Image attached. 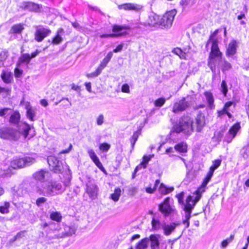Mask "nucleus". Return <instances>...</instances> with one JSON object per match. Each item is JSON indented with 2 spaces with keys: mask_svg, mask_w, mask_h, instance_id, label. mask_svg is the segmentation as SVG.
<instances>
[{
  "mask_svg": "<svg viewBox=\"0 0 249 249\" xmlns=\"http://www.w3.org/2000/svg\"><path fill=\"white\" fill-rule=\"evenodd\" d=\"M110 147V144L107 143H103L100 145L99 148L100 150L103 152L107 151Z\"/></svg>",
  "mask_w": 249,
  "mask_h": 249,
  "instance_id": "48",
  "label": "nucleus"
},
{
  "mask_svg": "<svg viewBox=\"0 0 249 249\" xmlns=\"http://www.w3.org/2000/svg\"><path fill=\"white\" fill-rule=\"evenodd\" d=\"M47 161L50 168L56 173H61L63 170L62 161L54 156L48 157Z\"/></svg>",
  "mask_w": 249,
  "mask_h": 249,
  "instance_id": "8",
  "label": "nucleus"
},
{
  "mask_svg": "<svg viewBox=\"0 0 249 249\" xmlns=\"http://www.w3.org/2000/svg\"><path fill=\"white\" fill-rule=\"evenodd\" d=\"M50 217L53 220H54L57 222H60L62 218L60 213L58 212L52 213L50 215Z\"/></svg>",
  "mask_w": 249,
  "mask_h": 249,
  "instance_id": "42",
  "label": "nucleus"
},
{
  "mask_svg": "<svg viewBox=\"0 0 249 249\" xmlns=\"http://www.w3.org/2000/svg\"><path fill=\"white\" fill-rule=\"evenodd\" d=\"M32 126L25 123H20L18 129L11 127H3L0 128V138L9 141H17L21 137L25 140L29 135Z\"/></svg>",
  "mask_w": 249,
  "mask_h": 249,
  "instance_id": "1",
  "label": "nucleus"
},
{
  "mask_svg": "<svg viewBox=\"0 0 249 249\" xmlns=\"http://www.w3.org/2000/svg\"><path fill=\"white\" fill-rule=\"evenodd\" d=\"M22 73V71L17 68L15 69V76L16 77H19Z\"/></svg>",
  "mask_w": 249,
  "mask_h": 249,
  "instance_id": "58",
  "label": "nucleus"
},
{
  "mask_svg": "<svg viewBox=\"0 0 249 249\" xmlns=\"http://www.w3.org/2000/svg\"><path fill=\"white\" fill-rule=\"evenodd\" d=\"M149 243V238L145 237L139 241L136 247V249H146Z\"/></svg>",
  "mask_w": 249,
  "mask_h": 249,
  "instance_id": "31",
  "label": "nucleus"
},
{
  "mask_svg": "<svg viewBox=\"0 0 249 249\" xmlns=\"http://www.w3.org/2000/svg\"><path fill=\"white\" fill-rule=\"evenodd\" d=\"M112 55H113V52H109L107 53V55L104 58V59L101 62L98 68H100L102 71L104 69V68L106 67L107 64L108 63V62L110 61V60L112 58Z\"/></svg>",
  "mask_w": 249,
  "mask_h": 249,
  "instance_id": "29",
  "label": "nucleus"
},
{
  "mask_svg": "<svg viewBox=\"0 0 249 249\" xmlns=\"http://www.w3.org/2000/svg\"><path fill=\"white\" fill-rule=\"evenodd\" d=\"M27 117L31 121H34L36 114V108L33 107L28 103L26 105Z\"/></svg>",
  "mask_w": 249,
  "mask_h": 249,
  "instance_id": "24",
  "label": "nucleus"
},
{
  "mask_svg": "<svg viewBox=\"0 0 249 249\" xmlns=\"http://www.w3.org/2000/svg\"><path fill=\"white\" fill-rule=\"evenodd\" d=\"M220 90L222 92L224 96H226L228 92V86L225 81L223 80L222 81L220 86Z\"/></svg>",
  "mask_w": 249,
  "mask_h": 249,
  "instance_id": "41",
  "label": "nucleus"
},
{
  "mask_svg": "<svg viewBox=\"0 0 249 249\" xmlns=\"http://www.w3.org/2000/svg\"><path fill=\"white\" fill-rule=\"evenodd\" d=\"M124 29H126L125 26L114 25L112 27V31L114 33H117L122 31Z\"/></svg>",
  "mask_w": 249,
  "mask_h": 249,
  "instance_id": "47",
  "label": "nucleus"
},
{
  "mask_svg": "<svg viewBox=\"0 0 249 249\" xmlns=\"http://www.w3.org/2000/svg\"><path fill=\"white\" fill-rule=\"evenodd\" d=\"M26 232L25 231H22L19 232H18L16 235L17 238L18 239H19L20 238H22L25 236V233Z\"/></svg>",
  "mask_w": 249,
  "mask_h": 249,
  "instance_id": "57",
  "label": "nucleus"
},
{
  "mask_svg": "<svg viewBox=\"0 0 249 249\" xmlns=\"http://www.w3.org/2000/svg\"><path fill=\"white\" fill-rule=\"evenodd\" d=\"M165 100L163 98H160L155 101V105L156 107H161L165 103Z\"/></svg>",
  "mask_w": 249,
  "mask_h": 249,
  "instance_id": "51",
  "label": "nucleus"
},
{
  "mask_svg": "<svg viewBox=\"0 0 249 249\" xmlns=\"http://www.w3.org/2000/svg\"><path fill=\"white\" fill-rule=\"evenodd\" d=\"M102 72V70L98 67L96 70L92 73H88L86 75L88 78H92L98 76Z\"/></svg>",
  "mask_w": 249,
  "mask_h": 249,
  "instance_id": "45",
  "label": "nucleus"
},
{
  "mask_svg": "<svg viewBox=\"0 0 249 249\" xmlns=\"http://www.w3.org/2000/svg\"><path fill=\"white\" fill-rule=\"evenodd\" d=\"M72 147V146L71 144H70L69 148L67 149L61 151L60 152V154H67V153H69L71 151V150Z\"/></svg>",
  "mask_w": 249,
  "mask_h": 249,
  "instance_id": "63",
  "label": "nucleus"
},
{
  "mask_svg": "<svg viewBox=\"0 0 249 249\" xmlns=\"http://www.w3.org/2000/svg\"><path fill=\"white\" fill-rule=\"evenodd\" d=\"M34 158L26 157L23 158L15 160L11 162V167L14 169L21 168L26 166H29L35 163Z\"/></svg>",
  "mask_w": 249,
  "mask_h": 249,
  "instance_id": "7",
  "label": "nucleus"
},
{
  "mask_svg": "<svg viewBox=\"0 0 249 249\" xmlns=\"http://www.w3.org/2000/svg\"><path fill=\"white\" fill-rule=\"evenodd\" d=\"M149 242H150L151 249H159L160 247V235L151 234L149 237Z\"/></svg>",
  "mask_w": 249,
  "mask_h": 249,
  "instance_id": "19",
  "label": "nucleus"
},
{
  "mask_svg": "<svg viewBox=\"0 0 249 249\" xmlns=\"http://www.w3.org/2000/svg\"><path fill=\"white\" fill-rule=\"evenodd\" d=\"M62 29H60L57 31V35L53 38L52 40V43L53 44H58L62 41V38L60 36L59 34L62 32Z\"/></svg>",
  "mask_w": 249,
  "mask_h": 249,
  "instance_id": "38",
  "label": "nucleus"
},
{
  "mask_svg": "<svg viewBox=\"0 0 249 249\" xmlns=\"http://www.w3.org/2000/svg\"><path fill=\"white\" fill-rule=\"evenodd\" d=\"M184 192H182L176 195V197L178 198V202L180 204H183V196Z\"/></svg>",
  "mask_w": 249,
  "mask_h": 249,
  "instance_id": "52",
  "label": "nucleus"
},
{
  "mask_svg": "<svg viewBox=\"0 0 249 249\" xmlns=\"http://www.w3.org/2000/svg\"><path fill=\"white\" fill-rule=\"evenodd\" d=\"M20 7L24 10L38 12L41 9L42 6L31 1H24L21 3Z\"/></svg>",
  "mask_w": 249,
  "mask_h": 249,
  "instance_id": "14",
  "label": "nucleus"
},
{
  "mask_svg": "<svg viewBox=\"0 0 249 249\" xmlns=\"http://www.w3.org/2000/svg\"><path fill=\"white\" fill-rule=\"evenodd\" d=\"M85 86H86V88L87 89L89 92H91V83L90 82H89V83H85Z\"/></svg>",
  "mask_w": 249,
  "mask_h": 249,
  "instance_id": "64",
  "label": "nucleus"
},
{
  "mask_svg": "<svg viewBox=\"0 0 249 249\" xmlns=\"http://www.w3.org/2000/svg\"><path fill=\"white\" fill-rule=\"evenodd\" d=\"M121 90L123 92L129 93H130L129 86L127 84L123 85L121 88Z\"/></svg>",
  "mask_w": 249,
  "mask_h": 249,
  "instance_id": "53",
  "label": "nucleus"
},
{
  "mask_svg": "<svg viewBox=\"0 0 249 249\" xmlns=\"http://www.w3.org/2000/svg\"><path fill=\"white\" fill-rule=\"evenodd\" d=\"M179 225V223L174 222L171 223L170 224H166L165 222H163L162 225V229L163 230L164 234L166 236L170 235L174 231L177 226Z\"/></svg>",
  "mask_w": 249,
  "mask_h": 249,
  "instance_id": "16",
  "label": "nucleus"
},
{
  "mask_svg": "<svg viewBox=\"0 0 249 249\" xmlns=\"http://www.w3.org/2000/svg\"><path fill=\"white\" fill-rule=\"evenodd\" d=\"M201 195L197 193L196 191L193 196H189L186 200V203H183V210L185 211V217L183 219L182 223L186 225V228L189 227V220L191 217L192 210L194 209L196 203L199 200Z\"/></svg>",
  "mask_w": 249,
  "mask_h": 249,
  "instance_id": "4",
  "label": "nucleus"
},
{
  "mask_svg": "<svg viewBox=\"0 0 249 249\" xmlns=\"http://www.w3.org/2000/svg\"><path fill=\"white\" fill-rule=\"evenodd\" d=\"M47 198L44 197H40L38 198L36 200V204L38 206H40L42 203H45L47 201Z\"/></svg>",
  "mask_w": 249,
  "mask_h": 249,
  "instance_id": "54",
  "label": "nucleus"
},
{
  "mask_svg": "<svg viewBox=\"0 0 249 249\" xmlns=\"http://www.w3.org/2000/svg\"><path fill=\"white\" fill-rule=\"evenodd\" d=\"M121 195V190L119 188L115 189L114 193L110 195V198L114 201H118Z\"/></svg>",
  "mask_w": 249,
  "mask_h": 249,
  "instance_id": "33",
  "label": "nucleus"
},
{
  "mask_svg": "<svg viewBox=\"0 0 249 249\" xmlns=\"http://www.w3.org/2000/svg\"><path fill=\"white\" fill-rule=\"evenodd\" d=\"M173 53L176 54L178 55L180 58H183L184 57V54L182 53V51L179 48H175L173 50Z\"/></svg>",
  "mask_w": 249,
  "mask_h": 249,
  "instance_id": "50",
  "label": "nucleus"
},
{
  "mask_svg": "<svg viewBox=\"0 0 249 249\" xmlns=\"http://www.w3.org/2000/svg\"><path fill=\"white\" fill-rule=\"evenodd\" d=\"M11 92V89L9 88H2L0 87V93H4L6 95H9Z\"/></svg>",
  "mask_w": 249,
  "mask_h": 249,
  "instance_id": "56",
  "label": "nucleus"
},
{
  "mask_svg": "<svg viewBox=\"0 0 249 249\" xmlns=\"http://www.w3.org/2000/svg\"><path fill=\"white\" fill-rule=\"evenodd\" d=\"M151 224L152 229L154 230L162 229V225L163 223H161L159 220L153 218Z\"/></svg>",
  "mask_w": 249,
  "mask_h": 249,
  "instance_id": "37",
  "label": "nucleus"
},
{
  "mask_svg": "<svg viewBox=\"0 0 249 249\" xmlns=\"http://www.w3.org/2000/svg\"><path fill=\"white\" fill-rule=\"evenodd\" d=\"M234 237V234H231L229 238L223 240L221 243V247L223 248H226L233 240Z\"/></svg>",
  "mask_w": 249,
  "mask_h": 249,
  "instance_id": "44",
  "label": "nucleus"
},
{
  "mask_svg": "<svg viewBox=\"0 0 249 249\" xmlns=\"http://www.w3.org/2000/svg\"><path fill=\"white\" fill-rule=\"evenodd\" d=\"M233 104V102L231 101L225 103L224 107H223V109L226 110L228 111V108Z\"/></svg>",
  "mask_w": 249,
  "mask_h": 249,
  "instance_id": "60",
  "label": "nucleus"
},
{
  "mask_svg": "<svg viewBox=\"0 0 249 249\" xmlns=\"http://www.w3.org/2000/svg\"><path fill=\"white\" fill-rule=\"evenodd\" d=\"M204 94L209 107L211 108H213L214 107V98L212 93L210 91H206Z\"/></svg>",
  "mask_w": 249,
  "mask_h": 249,
  "instance_id": "28",
  "label": "nucleus"
},
{
  "mask_svg": "<svg viewBox=\"0 0 249 249\" xmlns=\"http://www.w3.org/2000/svg\"><path fill=\"white\" fill-rule=\"evenodd\" d=\"M24 30V27L23 24H15L11 28L9 33L10 34H21Z\"/></svg>",
  "mask_w": 249,
  "mask_h": 249,
  "instance_id": "27",
  "label": "nucleus"
},
{
  "mask_svg": "<svg viewBox=\"0 0 249 249\" xmlns=\"http://www.w3.org/2000/svg\"><path fill=\"white\" fill-rule=\"evenodd\" d=\"M240 124L239 123H236L233 124L232 127L230 129L228 133L225 137V141L229 143L231 142L232 140L235 137L237 132L240 129Z\"/></svg>",
  "mask_w": 249,
  "mask_h": 249,
  "instance_id": "13",
  "label": "nucleus"
},
{
  "mask_svg": "<svg viewBox=\"0 0 249 249\" xmlns=\"http://www.w3.org/2000/svg\"><path fill=\"white\" fill-rule=\"evenodd\" d=\"M51 33V31L48 28L43 27H37L35 33V39L37 42H41Z\"/></svg>",
  "mask_w": 249,
  "mask_h": 249,
  "instance_id": "12",
  "label": "nucleus"
},
{
  "mask_svg": "<svg viewBox=\"0 0 249 249\" xmlns=\"http://www.w3.org/2000/svg\"><path fill=\"white\" fill-rule=\"evenodd\" d=\"M66 231V234L67 236L71 235L75 233V229L72 227H67L65 229Z\"/></svg>",
  "mask_w": 249,
  "mask_h": 249,
  "instance_id": "49",
  "label": "nucleus"
},
{
  "mask_svg": "<svg viewBox=\"0 0 249 249\" xmlns=\"http://www.w3.org/2000/svg\"><path fill=\"white\" fill-rule=\"evenodd\" d=\"M221 164V160H215L213 162V164L210 167L209 171H212V174H213L214 171Z\"/></svg>",
  "mask_w": 249,
  "mask_h": 249,
  "instance_id": "43",
  "label": "nucleus"
},
{
  "mask_svg": "<svg viewBox=\"0 0 249 249\" xmlns=\"http://www.w3.org/2000/svg\"><path fill=\"white\" fill-rule=\"evenodd\" d=\"M86 192L90 198L95 199L96 198L98 192V188L96 184L89 182L87 184Z\"/></svg>",
  "mask_w": 249,
  "mask_h": 249,
  "instance_id": "15",
  "label": "nucleus"
},
{
  "mask_svg": "<svg viewBox=\"0 0 249 249\" xmlns=\"http://www.w3.org/2000/svg\"><path fill=\"white\" fill-rule=\"evenodd\" d=\"M123 48V44H120V45H118L115 49H114L112 52L115 53L120 52L122 50Z\"/></svg>",
  "mask_w": 249,
  "mask_h": 249,
  "instance_id": "59",
  "label": "nucleus"
},
{
  "mask_svg": "<svg viewBox=\"0 0 249 249\" xmlns=\"http://www.w3.org/2000/svg\"><path fill=\"white\" fill-rule=\"evenodd\" d=\"M223 58L222 53L218 48L217 42L213 41L208 61V66L213 72H215L216 68H220Z\"/></svg>",
  "mask_w": 249,
  "mask_h": 249,
  "instance_id": "3",
  "label": "nucleus"
},
{
  "mask_svg": "<svg viewBox=\"0 0 249 249\" xmlns=\"http://www.w3.org/2000/svg\"><path fill=\"white\" fill-rule=\"evenodd\" d=\"M218 32V30H216L213 32V34L211 36L209 40L210 41L212 40V43H213V41H214V40H215L217 42V41L216 39H213V37L217 34Z\"/></svg>",
  "mask_w": 249,
  "mask_h": 249,
  "instance_id": "62",
  "label": "nucleus"
},
{
  "mask_svg": "<svg viewBox=\"0 0 249 249\" xmlns=\"http://www.w3.org/2000/svg\"><path fill=\"white\" fill-rule=\"evenodd\" d=\"M10 110L8 108H5L2 109L0 110V116L3 117L6 114V112Z\"/></svg>",
  "mask_w": 249,
  "mask_h": 249,
  "instance_id": "61",
  "label": "nucleus"
},
{
  "mask_svg": "<svg viewBox=\"0 0 249 249\" xmlns=\"http://www.w3.org/2000/svg\"><path fill=\"white\" fill-rule=\"evenodd\" d=\"M32 177L36 180L43 182L50 178L51 173L46 169H41L35 172Z\"/></svg>",
  "mask_w": 249,
  "mask_h": 249,
  "instance_id": "10",
  "label": "nucleus"
},
{
  "mask_svg": "<svg viewBox=\"0 0 249 249\" xmlns=\"http://www.w3.org/2000/svg\"><path fill=\"white\" fill-rule=\"evenodd\" d=\"M153 157V155H148V156H143V160L142 161L141 163V164L137 166L135 170H134V172L132 175V177H133V178H134L135 177V174L137 172V171H138V170L139 169V168H141V167L142 166L144 168H145L147 166V164L148 163V162H149V161L151 159V158Z\"/></svg>",
  "mask_w": 249,
  "mask_h": 249,
  "instance_id": "25",
  "label": "nucleus"
},
{
  "mask_svg": "<svg viewBox=\"0 0 249 249\" xmlns=\"http://www.w3.org/2000/svg\"><path fill=\"white\" fill-rule=\"evenodd\" d=\"M176 15V11L175 10L166 12L160 20L159 24L164 28H170Z\"/></svg>",
  "mask_w": 249,
  "mask_h": 249,
  "instance_id": "6",
  "label": "nucleus"
},
{
  "mask_svg": "<svg viewBox=\"0 0 249 249\" xmlns=\"http://www.w3.org/2000/svg\"><path fill=\"white\" fill-rule=\"evenodd\" d=\"M175 149L180 153H186L187 151V144L185 142H181L175 146Z\"/></svg>",
  "mask_w": 249,
  "mask_h": 249,
  "instance_id": "30",
  "label": "nucleus"
},
{
  "mask_svg": "<svg viewBox=\"0 0 249 249\" xmlns=\"http://www.w3.org/2000/svg\"><path fill=\"white\" fill-rule=\"evenodd\" d=\"M20 118V114L18 111H15L10 116L9 122L13 124L18 123Z\"/></svg>",
  "mask_w": 249,
  "mask_h": 249,
  "instance_id": "32",
  "label": "nucleus"
},
{
  "mask_svg": "<svg viewBox=\"0 0 249 249\" xmlns=\"http://www.w3.org/2000/svg\"><path fill=\"white\" fill-rule=\"evenodd\" d=\"M141 129H139L133 133V135L130 139L132 147H133L135 142H136L139 136L141 134Z\"/></svg>",
  "mask_w": 249,
  "mask_h": 249,
  "instance_id": "39",
  "label": "nucleus"
},
{
  "mask_svg": "<svg viewBox=\"0 0 249 249\" xmlns=\"http://www.w3.org/2000/svg\"><path fill=\"white\" fill-rule=\"evenodd\" d=\"M123 35V33H116V34H103L100 36L101 38H106V37H119Z\"/></svg>",
  "mask_w": 249,
  "mask_h": 249,
  "instance_id": "46",
  "label": "nucleus"
},
{
  "mask_svg": "<svg viewBox=\"0 0 249 249\" xmlns=\"http://www.w3.org/2000/svg\"><path fill=\"white\" fill-rule=\"evenodd\" d=\"M120 8L124 10H131L135 12H138L142 10V6L137 3H126L120 5Z\"/></svg>",
  "mask_w": 249,
  "mask_h": 249,
  "instance_id": "17",
  "label": "nucleus"
},
{
  "mask_svg": "<svg viewBox=\"0 0 249 249\" xmlns=\"http://www.w3.org/2000/svg\"><path fill=\"white\" fill-rule=\"evenodd\" d=\"M35 190L39 195L50 197L62 194L65 190V188L61 183L52 180L43 184L41 187L36 185Z\"/></svg>",
  "mask_w": 249,
  "mask_h": 249,
  "instance_id": "2",
  "label": "nucleus"
},
{
  "mask_svg": "<svg viewBox=\"0 0 249 249\" xmlns=\"http://www.w3.org/2000/svg\"><path fill=\"white\" fill-rule=\"evenodd\" d=\"M31 60V57L28 53L23 54L19 59V63H26V64H29Z\"/></svg>",
  "mask_w": 249,
  "mask_h": 249,
  "instance_id": "35",
  "label": "nucleus"
},
{
  "mask_svg": "<svg viewBox=\"0 0 249 249\" xmlns=\"http://www.w3.org/2000/svg\"><path fill=\"white\" fill-rule=\"evenodd\" d=\"M231 67V64L228 62L226 59L223 58L222 60L221 63L220 65V68H221L222 71H228Z\"/></svg>",
  "mask_w": 249,
  "mask_h": 249,
  "instance_id": "36",
  "label": "nucleus"
},
{
  "mask_svg": "<svg viewBox=\"0 0 249 249\" xmlns=\"http://www.w3.org/2000/svg\"><path fill=\"white\" fill-rule=\"evenodd\" d=\"M88 152L89 156L94 162V163L96 164V165L101 170L104 171L105 169L102 163L100 161L98 157L95 154L94 151L92 149H89L88 150Z\"/></svg>",
  "mask_w": 249,
  "mask_h": 249,
  "instance_id": "21",
  "label": "nucleus"
},
{
  "mask_svg": "<svg viewBox=\"0 0 249 249\" xmlns=\"http://www.w3.org/2000/svg\"><path fill=\"white\" fill-rule=\"evenodd\" d=\"M196 131L200 132L205 124V116L202 114H199L196 118Z\"/></svg>",
  "mask_w": 249,
  "mask_h": 249,
  "instance_id": "22",
  "label": "nucleus"
},
{
  "mask_svg": "<svg viewBox=\"0 0 249 249\" xmlns=\"http://www.w3.org/2000/svg\"><path fill=\"white\" fill-rule=\"evenodd\" d=\"M169 201L170 198L169 197H167L164 199L162 203H160L159 205V211L165 217L168 216L171 213H173L175 211V209L170 205Z\"/></svg>",
  "mask_w": 249,
  "mask_h": 249,
  "instance_id": "9",
  "label": "nucleus"
},
{
  "mask_svg": "<svg viewBox=\"0 0 249 249\" xmlns=\"http://www.w3.org/2000/svg\"><path fill=\"white\" fill-rule=\"evenodd\" d=\"M237 42L232 40L229 44L226 51V55L228 56H232L236 53Z\"/></svg>",
  "mask_w": 249,
  "mask_h": 249,
  "instance_id": "23",
  "label": "nucleus"
},
{
  "mask_svg": "<svg viewBox=\"0 0 249 249\" xmlns=\"http://www.w3.org/2000/svg\"><path fill=\"white\" fill-rule=\"evenodd\" d=\"M1 78L5 83H10L13 80L12 74L8 71H3L1 74Z\"/></svg>",
  "mask_w": 249,
  "mask_h": 249,
  "instance_id": "26",
  "label": "nucleus"
},
{
  "mask_svg": "<svg viewBox=\"0 0 249 249\" xmlns=\"http://www.w3.org/2000/svg\"><path fill=\"white\" fill-rule=\"evenodd\" d=\"M9 207V203L5 202L3 206H0V212L3 214L8 213Z\"/></svg>",
  "mask_w": 249,
  "mask_h": 249,
  "instance_id": "40",
  "label": "nucleus"
},
{
  "mask_svg": "<svg viewBox=\"0 0 249 249\" xmlns=\"http://www.w3.org/2000/svg\"><path fill=\"white\" fill-rule=\"evenodd\" d=\"M194 121L189 116L182 117L178 124L174 125V131L177 133L182 132L186 135H190L194 131Z\"/></svg>",
  "mask_w": 249,
  "mask_h": 249,
  "instance_id": "5",
  "label": "nucleus"
},
{
  "mask_svg": "<svg viewBox=\"0 0 249 249\" xmlns=\"http://www.w3.org/2000/svg\"><path fill=\"white\" fill-rule=\"evenodd\" d=\"M213 175V174H212V171L208 172L206 177L204 178L201 186L199 188H198L196 191V192L197 193H199L200 195H201L202 193L205 191V187L207 184L208 183V182L211 180Z\"/></svg>",
  "mask_w": 249,
  "mask_h": 249,
  "instance_id": "20",
  "label": "nucleus"
},
{
  "mask_svg": "<svg viewBox=\"0 0 249 249\" xmlns=\"http://www.w3.org/2000/svg\"><path fill=\"white\" fill-rule=\"evenodd\" d=\"M190 106L189 103L186 100L185 97L176 102L173 106L172 111L178 113L186 110Z\"/></svg>",
  "mask_w": 249,
  "mask_h": 249,
  "instance_id": "11",
  "label": "nucleus"
},
{
  "mask_svg": "<svg viewBox=\"0 0 249 249\" xmlns=\"http://www.w3.org/2000/svg\"><path fill=\"white\" fill-rule=\"evenodd\" d=\"M173 187L167 188L163 183L160 184L159 187V191L163 195H166L173 191Z\"/></svg>",
  "mask_w": 249,
  "mask_h": 249,
  "instance_id": "34",
  "label": "nucleus"
},
{
  "mask_svg": "<svg viewBox=\"0 0 249 249\" xmlns=\"http://www.w3.org/2000/svg\"><path fill=\"white\" fill-rule=\"evenodd\" d=\"M159 16L155 13H151L148 17L147 21L144 23L145 26L155 27L159 24Z\"/></svg>",
  "mask_w": 249,
  "mask_h": 249,
  "instance_id": "18",
  "label": "nucleus"
},
{
  "mask_svg": "<svg viewBox=\"0 0 249 249\" xmlns=\"http://www.w3.org/2000/svg\"><path fill=\"white\" fill-rule=\"evenodd\" d=\"M104 117L103 114H100L96 119L97 124L98 125H102L104 123Z\"/></svg>",
  "mask_w": 249,
  "mask_h": 249,
  "instance_id": "55",
  "label": "nucleus"
}]
</instances>
